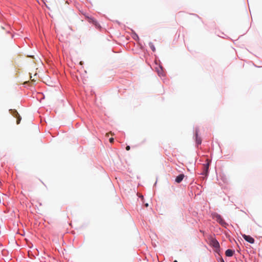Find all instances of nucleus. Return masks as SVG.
Listing matches in <instances>:
<instances>
[{
    "label": "nucleus",
    "instance_id": "ddd939ff",
    "mask_svg": "<svg viewBox=\"0 0 262 262\" xmlns=\"http://www.w3.org/2000/svg\"><path fill=\"white\" fill-rule=\"evenodd\" d=\"M32 76H30V78H31V80H32V81H35V79H32Z\"/></svg>",
    "mask_w": 262,
    "mask_h": 262
},
{
    "label": "nucleus",
    "instance_id": "39448f33",
    "mask_svg": "<svg viewBox=\"0 0 262 262\" xmlns=\"http://www.w3.org/2000/svg\"><path fill=\"white\" fill-rule=\"evenodd\" d=\"M216 217V220L217 222H219L220 224H221V225H223L224 224H226V223L224 221V220L222 219V217H221V216L220 215H218L217 214L215 216Z\"/></svg>",
    "mask_w": 262,
    "mask_h": 262
},
{
    "label": "nucleus",
    "instance_id": "f8f14e48",
    "mask_svg": "<svg viewBox=\"0 0 262 262\" xmlns=\"http://www.w3.org/2000/svg\"><path fill=\"white\" fill-rule=\"evenodd\" d=\"M126 150H129L130 149V146H127L126 147Z\"/></svg>",
    "mask_w": 262,
    "mask_h": 262
},
{
    "label": "nucleus",
    "instance_id": "dca6fc26",
    "mask_svg": "<svg viewBox=\"0 0 262 262\" xmlns=\"http://www.w3.org/2000/svg\"><path fill=\"white\" fill-rule=\"evenodd\" d=\"M81 65L82 64V61H80V63H79Z\"/></svg>",
    "mask_w": 262,
    "mask_h": 262
},
{
    "label": "nucleus",
    "instance_id": "2eb2a0df",
    "mask_svg": "<svg viewBox=\"0 0 262 262\" xmlns=\"http://www.w3.org/2000/svg\"><path fill=\"white\" fill-rule=\"evenodd\" d=\"M145 206L146 207H148V204L147 203L145 204Z\"/></svg>",
    "mask_w": 262,
    "mask_h": 262
},
{
    "label": "nucleus",
    "instance_id": "f03ea898",
    "mask_svg": "<svg viewBox=\"0 0 262 262\" xmlns=\"http://www.w3.org/2000/svg\"><path fill=\"white\" fill-rule=\"evenodd\" d=\"M210 165V161L208 159L206 160V163L203 165L204 171L202 174L207 176L208 173L209 167Z\"/></svg>",
    "mask_w": 262,
    "mask_h": 262
},
{
    "label": "nucleus",
    "instance_id": "6ab92c4d",
    "mask_svg": "<svg viewBox=\"0 0 262 262\" xmlns=\"http://www.w3.org/2000/svg\"><path fill=\"white\" fill-rule=\"evenodd\" d=\"M173 262H178L177 260H175Z\"/></svg>",
    "mask_w": 262,
    "mask_h": 262
},
{
    "label": "nucleus",
    "instance_id": "9b49d317",
    "mask_svg": "<svg viewBox=\"0 0 262 262\" xmlns=\"http://www.w3.org/2000/svg\"><path fill=\"white\" fill-rule=\"evenodd\" d=\"M109 141L111 143H113L114 142V138H111L110 139H109Z\"/></svg>",
    "mask_w": 262,
    "mask_h": 262
},
{
    "label": "nucleus",
    "instance_id": "7ed1b4c3",
    "mask_svg": "<svg viewBox=\"0 0 262 262\" xmlns=\"http://www.w3.org/2000/svg\"><path fill=\"white\" fill-rule=\"evenodd\" d=\"M243 237L245 241L251 244H253L254 243V239L250 235L244 234L243 235Z\"/></svg>",
    "mask_w": 262,
    "mask_h": 262
},
{
    "label": "nucleus",
    "instance_id": "f257e3e1",
    "mask_svg": "<svg viewBox=\"0 0 262 262\" xmlns=\"http://www.w3.org/2000/svg\"><path fill=\"white\" fill-rule=\"evenodd\" d=\"M10 113L15 118H17L16 123L19 124L21 121V117L19 115L18 112L15 110H10Z\"/></svg>",
    "mask_w": 262,
    "mask_h": 262
},
{
    "label": "nucleus",
    "instance_id": "0eeeda50",
    "mask_svg": "<svg viewBox=\"0 0 262 262\" xmlns=\"http://www.w3.org/2000/svg\"><path fill=\"white\" fill-rule=\"evenodd\" d=\"M195 140H196V143L198 144H201V143H202V139H201V137H199L198 136V130L195 131Z\"/></svg>",
    "mask_w": 262,
    "mask_h": 262
},
{
    "label": "nucleus",
    "instance_id": "9d476101",
    "mask_svg": "<svg viewBox=\"0 0 262 262\" xmlns=\"http://www.w3.org/2000/svg\"><path fill=\"white\" fill-rule=\"evenodd\" d=\"M150 48L153 51H155L156 49H155V47L154 46V45H150Z\"/></svg>",
    "mask_w": 262,
    "mask_h": 262
},
{
    "label": "nucleus",
    "instance_id": "f3484780",
    "mask_svg": "<svg viewBox=\"0 0 262 262\" xmlns=\"http://www.w3.org/2000/svg\"><path fill=\"white\" fill-rule=\"evenodd\" d=\"M135 38H138V36L137 35H136V36H135Z\"/></svg>",
    "mask_w": 262,
    "mask_h": 262
},
{
    "label": "nucleus",
    "instance_id": "1a4fd4ad",
    "mask_svg": "<svg viewBox=\"0 0 262 262\" xmlns=\"http://www.w3.org/2000/svg\"><path fill=\"white\" fill-rule=\"evenodd\" d=\"M93 23L96 26V27H97L98 28H99L100 27L99 25L98 24L96 21L93 20Z\"/></svg>",
    "mask_w": 262,
    "mask_h": 262
},
{
    "label": "nucleus",
    "instance_id": "423d86ee",
    "mask_svg": "<svg viewBox=\"0 0 262 262\" xmlns=\"http://www.w3.org/2000/svg\"><path fill=\"white\" fill-rule=\"evenodd\" d=\"M184 178V174H180L176 177V178L175 179V181L178 183H180L183 180Z\"/></svg>",
    "mask_w": 262,
    "mask_h": 262
},
{
    "label": "nucleus",
    "instance_id": "a211bd4d",
    "mask_svg": "<svg viewBox=\"0 0 262 262\" xmlns=\"http://www.w3.org/2000/svg\"><path fill=\"white\" fill-rule=\"evenodd\" d=\"M135 38H138V36L137 35H136V36H135Z\"/></svg>",
    "mask_w": 262,
    "mask_h": 262
},
{
    "label": "nucleus",
    "instance_id": "20e7f679",
    "mask_svg": "<svg viewBox=\"0 0 262 262\" xmlns=\"http://www.w3.org/2000/svg\"><path fill=\"white\" fill-rule=\"evenodd\" d=\"M210 244L213 247L215 248H219L220 247L219 243L215 238H211L210 240Z\"/></svg>",
    "mask_w": 262,
    "mask_h": 262
},
{
    "label": "nucleus",
    "instance_id": "aec40b11",
    "mask_svg": "<svg viewBox=\"0 0 262 262\" xmlns=\"http://www.w3.org/2000/svg\"><path fill=\"white\" fill-rule=\"evenodd\" d=\"M222 262H224V261L223 260H222Z\"/></svg>",
    "mask_w": 262,
    "mask_h": 262
},
{
    "label": "nucleus",
    "instance_id": "6e6552de",
    "mask_svg": "<svg viewBox=\"0 0 262 262\" xmlns=\"http://www.w3.org/2000/svg\"><path fill=\"white\" fill-rule=\"evenodd\" d=\"M234 251L231 249H228L225 252V254L227 256L230 257L233 256Z\"/></svg>",
    "mask_w": 262,
    "mask_h": 262
},
{
    "label": "nucleus",
    "instance_id": "4468645a",
    "mask_svg": "<svg viewBox=\"0 0 262 262\" xmlns=\"http://www.w3.org/2000/svg\"><path fill=\"white\" fill-rule=\"evenodd\" d=\"M108 135H109V133H106V136L108 137Z\"/></svg>",
    "mask_w": 262,
    "mask_h": 262
}]
</instances>
